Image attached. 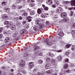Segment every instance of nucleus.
Segmentation results:
<instances>
[{"label":"nucleus","instance_id":"473e14b6","mask_svg":"<svg viewBox=\"0 0 75 75\" xmlns=\"http://www.w3.org/2000/svg\"><path fill=\"white\" fill-rule=\"evenodd\" d=\"M31 15H33L35 14V12L33 11H30Z\"/></svg>","mask_w":75,"mask_h":75},{"label":"nucleus","instance_id":"2eb2a0df","mask_svg":"<svg viewBox=\"0 0 75 75\" xmlns=\"http://www.w3.org/2000/svg\"><path fill=\"white\" fill-rule=\"evenodd\" d=\"M64 69H67L68 68V64H64Z\"/></svg>","mask_w":75,"mask_h":75},{"label":"nucleus","instance_id":"5701e85b","mask_svg":"<svg viewBox=\"0 0 75 75\" xmlns=\"http://www.w3.org/2000/svg\"><path fill=\"white\" fill-rule=\"evenodd\" d=\"M49 55L50 57H55V55L51 52L49 53Z\"/></svg>","mask_w":75,"mask_h":75},{"label":"nucleus","instance_id":"052dcab7","mask_svg":"<svg viewBox=\"0 0 75 75\" xmlns=\"http://www.w3.org/2000/svg\"><path fill=\"white\" fill-rule=\"evenodd\" d=\"M49 14L48 13H47L45 14V16L46 17H48Z\"/></svg>","mask_w":75,"mask_h":75},{"label":"nucleus","instance_id":"4be33fe9","mask_svg":"<svg viewBox=\"0 0 75 75\" xmlns=\"http://www.w3.org/2000/svg\"><path fill=\"white\" fill-rule=\"evenodd\" d=\"M26 30L25 29H22L21 31V34H24V33L25 32Z\"/></svg>","mask_w":75,"mask_h":75},{"label":"nucleus","instance_id":"e433bc0d","mask_svg":"<svg viewBox=\"0 0 75 75\" xmlns=\"http://www.w3.org/2000/svg\"><path fill=\"white\" fill-rule=\"evenodd\" d=\"M20 13H25V10H21L20 11Z\"/></svg>","mask_w":75,"mask_h":75},{"label":"nucleus","instance_id":"49530a36","mask_svg":"<svg viewBox=\"0 0 75 75\" xmlns=\"http://www.w3.org/2000/svg\"><path fill=\"white\" fill-rule=\"evenodd\" d=\"M36 4H31L30 5L31 6V7H34V6Z\"/></svg>","mask_w":75,"mask_h":75},{"label":"nucleus","instance_id":"bb28decb","mask_svg":"<svg viewBox=\"0 0 75 75\" xmlns=\"http://www.w3.org/2000/svg\"><path fill=\"white\" fill-rule=\"evenodd\" d=\"M43 63V61L42 60H39L38 61V63L39 64H42Z\"/></svg>","mask_w":75,"mask_h":75},{"label":"nucleus","instance_id":"864d4df0","mask_svg":"<svg viewBox=\"0 0 75 75\" xmlns=\"http://www.w3.org/2000/svg\"><path fill=\"white\" fill-rule=\"evenodd\" d=\"M18 19L20 20H21L23 19V18L21 16H19Z\"/></svg>","mask_w":75,"mask_h":75},{"label":"nucleus","instance_id":"5fc2aeb1","mask_svg":"<svg viewBox=\"0 0 75 75\" xmlns=\"http://www.w3.org/2000/svg\"><path fill=\"white\" fill-rule=\"evenodd\" d=\"M65 54H66V55H69V52H66Z\"/></svg>","mask_w":75,"mask_h":75},{"label":"nucleus","instance_id":"8fccbe9b","mask_svg":"<svg viewBox=\"0 0 75 75\" xmlns=\"http://www.w3.org/2000/svg\"><path fill=\"white\" fill-rule=\"evenodd\" d=\"M40 16L42 18H45V16L44 15H43V14H42Z\"/></svg>","mask_w":75,"mask_h":75},{"label":"nucleus","instance_id":"423d86ee","mask_svg":"<svg viewBox=\"0 0 75 75\" xmlns=\"http://www.w3.org/2000/svg\"><path fill=\"white\" fill-rule=\"evenodd\" d=\"M19 66L20 67H24L25 66V62L23 60H21L19 62Z\"/></svg>","mask_w":75,"mask_h":75},{"label":"nucleus","instance_id":"603ef678","mask_svg":"<svg viewBox=\"0 0 75 75\" xmlns=\"http://www.w3.org/2000/svg\"><path fill=\"white\" fill-rule=\"evenodd\" d=\"M22 8V6H18V9H21Z\"/></svg>","mask_w":75,"mask_h":75},{"label":"nucleus","instance_id":"aec40b11","mask_svg":"<svg viewBox=\"0 0 75 75\" xmlns=\"http://www.w3.org/2000/svg\"><path fill=\"white\" fill-rule=\"evenodd\" d=\"M51 72H53V71H52V70H48L46 72V74H51Z\"/></svg>","mask_w":75,"mask_h":75},{"label":"nucleus","instance_id":"ddd939ff","mask_svg":"<svg viewBox=\"0 0 75 75\" xmlns=\"http://www.w3.org/2000/svg\"><path fill=\"white\" fill-rule=\"evenodd\" d=\"M42 6L44 8V10L45 11L48 10V7L45 6V5H42Z\"/></svg>","mask_w":75,"mask_h":75},{"label":"nucleus","instance_id":"e2e57ef3","mask_svg":"<svg viewBox=\"0 0 75 75\" xmlns=\"http://www.w3.org/2000/svg\"><path fill=\"white\" fill-rule=\"evenodd\" d=\"M62 51V50H59L57 51L58 52H61Z\"/></svg>","mask_w":75,"mask_h":75},{"label":"nucleus","instance_id":"72a5a7b5","mask_svg":"<svg viewBox=\"0 0 75 75\" xmlns=\"http://www.w3.org/2000/svg\"><path fill=\"white\" fill-rule=\"evenodd\" d=\"M13 37H17V33H13Z\"/></svg>","mask_w":75,"mask_h":75},{"label":"nucleus","instance_id":"4c0bfd02","mask_svg":"<svg viewBox=\"0 0 75 75\" xmlns=\"http://www.w3.org/2000/svg\"><path fill=\"white\" fill-rule=\"evenodd\" d=\"M38 2L40 3V4H41L42 3V0H37Z\"/></svg>","mask_w":75,"mask_h":75},{"label":"nucleus","instance_id":"6e6d98bb","mask_svg":"<svg viewBox=\"0 0 75 75\" xmlns=\"http://www.w3.org/2000/svg\"><path fill=\"white\" fill-rule=\"evenodd\" d=\"M52 7L53 8H55L56 7V5L54 4L52 5Z\"/></svg>","mask_w":75,"mask_h":75},{"label":"nucleus","instance_id":"0eeeda50","mask_svg":"<svg viewBox=\"0 0 75 75\" xmlns=\"http://www.w3.org/2000/svg\"><path fill=\"white\" fill-rule=\"evenodd\" d=\"M34 62H30L29 63V66L30 69H32L34 67Z\"/></svg>","mask_w":75,"mask_h":75},{"label":"nucleus","instance_id":"c03bdc74","mask_svg":"<svg viewBox=\"0 0 75 75\" xmlns=\"http://www.w3.org/2000/svg\"><path fill=\"white\" fill-rule=\"evenodd\" d=\"M3 30V28L1 27L0 28V33H1Z\"/></svg>","mask_w":75,"mask_h":75},{"label":"nucleus","instance_id":"c85d7f7f","mask_svg":"<svg viewBox=\"0 0 75 75\" xmlns=\"http://www.w3.org/2000/svg\"><path fill=\"white\" fill-rule=\"evenodd\" d=\"M11 30H14L16 29V27L14 25H13L11 27Z\"/></svg>","mask_w":75,"mask_h":75},{"label":"nucleus","instance_id":"58836bf2","mask_svg":"<svg viewBox=\"0 0 75 75\" xmlns=\"http://www.w3.org/2000/svg\"><path fill=\"white\" fill-rule=\"evenodd\" d=\"M24 1L25 3V0H18V3H21V1Z\"/></svg>","mask_w":75,"mask_h":75},{"label":"nucleus","instance_id":"4d7b16f0","mask_svg":"<svg viewBox=\"0 0 75 75\" xmlns=\"http://www.w3.org/2000/svg\"><path fill=\"white\" fill-rule=\"evenodd\" d=\"M37 70L36 69V68H35L33 70V72H34V73H35V72H36Z\"/></svg>","mask_w":75,"mask_h":75},{"label":"nucleus","instance_id":"393cba45","mask_svg":"<svg viewBox=\"0 0 75 75\" xmlns=\"http://www.w3.org/2000/svg\"><path fill=\"white\" fill-rule=\"evenodd\" d=\"M12 25H13V23H12V22L11 21H9V23H8V27H11Z\"/></svg>","mask_w":75,"mask_h":75},{"label":"nucleus","instance_id":"1a4fd4ad","mask_svg":"<svg viewBox=\"0 0 75 75\" xmlns=\"http://www.w3.org/2000/svg\"><path fill=\"white\" fill-rule=\"evenodd\" d=\"M8 17L7 15H5L3 16L2 17V19H3L4 20H7L8 19Z\"/></svg>","mask_w":75,"mask_h":75},{"label":"nucleus","instance_id":"20e7f679","mask_svg":"<svg viewBox=\"0 0 75 75\" xmlns=\"http://www.w3.org/2000/svg\"><path fill=\"white\" fill-rule=\"evenodd\" d=\"M62 12V8L59 7L57 9L56 11L57 13L58 14L61 13Z\"/></svg>","mask_w":75,"mask_h":75},{"label":"nucleus","instance_id":"79ce46f5","mask_svg":"<svg viewBox=\"0 0 75 75\" xmlns=\"http://www.w3.org/2000/svg\"><path fill=\"white\" fill-rule=\"evenodd\" d=\"M25 28H28L29 27V25L28 24H26L25 25Z\"/></svg>","mask_w":75,"mask_h":75},{"label":"nucleus","instance_id":"338daca9","mask_svg":"<svg viewBox=\"0 0 75 75\" xmlns=\"http://www.w3.org/2000/svg\"><path fill=\"white\" fill-rule=\"evenodd\" d=\"M39 56H42V54L41 53H40L39 54Z\"/></svg>","mask_w":75,"mask_h":75},{"label":"nucleus","instance_id":"9b49d317","mask_svg":"<svg viewBox=\"0 0 75 75\" xmlns=\"http://www.w3.org/2000/svg\"><path fill=\"white\" fill-rule=\"evenodd\" d=\"M46 3L48 4H52L53 3L52 1V0H49L47 1Z\"/></svg>","mask_w":75,"mask_h":75},{"label":"nucleus","instance_id":"cd10ccee","mask_svg":"<svg viewBox=\"0 0 75 75\" xmlns=\"http://www.w3.org/2000/svg\"><path fill=\"white\" fill-rule=\"evenodd\" d=\"M51 60V59H50V57H47L46 59L47 62H50Z\"/></svg>","mask_w":75,"mask_h":75},{"label":"nucleus","instance_id":"a878e982","mask_svg":"<svg viewBox=\"0 0 75 75\" xmlns=\"http://www.w3.org/2000/svg\"><path fill=\"white\" fill-rule=\"evenodd\" d=\"M71 33L73 36L75 35V30H73L71 31Z\"/></svg>","mask_w":75,"mask_h":75},{"label":"nucleus","instance_id":"a18cd8bd","mask_svg":"<svg viewBox=\"0 0 75 75\" xmlns=\"http://www.w3.org/2000/svg\"><path fill=\"white\" fill-rule=\"evenodd\" d=\"M40 47H39L37 46L35 48V49H34V51H36L37 50H38V49H39Z\"/></svg>","mask_w":75,"mask_h":75},{"label":"nucleus","instance_id":"39448f33","mask_svg":"<svg viewBox=\"0 0 75 75\" xmlns=\"http://www.w3.org/2000/svg\"><path fill=\"white\" fill-rule=\"evenodd\" d=\"M7 0H4V1L2 2V5L3 7H5L7 6Z\"/></svg>","mask_w":75,"mask_h":75},{"label":"nucleus","instance_id":"69168bd1","mask_svg":"<svg viewBox=\"0 0 75 75\" xmlns=\"http://www.w3.org/2000/svg\"><path fill=\"white\" fill-rule=\"evenodd\" d=\"M2 37H3V34H0V39L2 38Z\"/></svg>","mask_w":75,"mask_h":75},{"label":"nucleus","instance_id":"3c124183","mask_svg":"<svg viewBox=\"0 0 75 75\" xmlns=\"http://www.w3.org/2000/svg\"><path fill=\"white\" fill-rule=\"evenodd\" d=\"M18 20V18L17 17H15V18H14V20L15 21H17Z\"/></svg>","mask_w":75,"mask_h":75},{"label":"nucleus","instance_id":"7ed1b4c3","mask_svg":"<svg viewBox=\"0 0 75 75\" xmlns=\"http://www.w3.org/2000/svg\"><path fill=\"white\" fill-rule=\"evenodd\" d=\"M37 25H40L39 28L40 29H42V28L44 27V23H41V22L40 20H36V23Z\"/></svg>","mask_w":75,"mask_h":75},{"label":"nucleus","instance_id":"09e8293b","mask_svg":"<svg viewBox=\"0 0 75 75\" xmlns=\"http://www.w3.org/2000/svg\"><path fill=\"white\" fill-rule=\"evenodd\" d=\"M21 71L23 74H25V70H22Z\"/></svg>","mask_w":75,"mask_h":75},{"label":"nucleus","instance_id":"f704fd0d","mask_svg":"<svg viewBox=\"0 0 75 75\" xmlns=\"http://www.w3.org/2000/svg\"><path fill=\"white\" fill-rule=\"evenodd\" d=\"M71 46V45L68 44L66 45V47L67 48H69Z\"/></svg>","mask_w":75,"mask_h":75},{"label":"nucleus","instance_id":"4468645a","mask_svg":"<svg viewBox=\"0 0 75 75\" xmlns=\"http://www.w3.org/2000/svg\"><path fill=\"white\" fill-rule=\"evenodd\" d=\"M51 64H55V62H56L55 60L54 59H51Z\"/></svg>","mask_w":75,"mask_h":75},{"label":"nucleus","instance_id":"6e6552de","mask_svg":"<svg viewBox=\"0 0 75 75\" xmlns=\"http://www.w3.org/2000/svg\"><path fill=\"white\" fill-rule=\"evenodd\" d=\"M51 67V64L50 63L47 64L45 66V68L46 69H49Z\"/></svg>","mask_w":75,"mask_h":75},{"label":"nucleus","instance_id":"13d9d810","mask_svg":"<svg viewBox=\"0 0 75 75\" xmlns=\"http://www.w3.org/2000/svg\"><path fill=\"white\" fill-rule=\"evenodd\" d=\"M73 28H75V23H73Z\"/></svg>","mask_w":75,"mask_h":75},{"label":"nucleus","instance_id":"c756f323","mask_svg":"<svg viewBox=\"0 0 75 75\" xmlns=\"http://www.w3.org/2000/svg\"><path fill=\"white\" fill-rule=\"evenodd\" d=\"M72 51H75V46H72V47L71 48Z\"/></svg>","mask_w":75,"mask_h":75},{"label":"nucleus","instance_id":"7c9ffc66","mask_svg":"<svg viewBox=\"0 0 75 75\" xmlns=\"http://www.w3.org/2000/svg\"><path fill=\"white\" fill-rule=\"evenodd\" d=\"M47 45H49V46H51L52 45V43H51V42L50 41H48L47 43Z\"/></svg>","mask_w":75,"mask_h":75},{"label":"nucleus","instance_id":"37998d69","mask_svg":"<svg viewBox=\"0 0 75 75\" xmlns=\"http://www.w3.org/2000/svg\"><path fill=\"white\" fill-rule=\"evenodd\" d=\"M72 15H73V12L72 11H71L70 13L69 14L70 16H72Z\"/></svg>","mask_w":75,"mask_h":75},{"label":"nucleus","instance_id":"f257e3e1","mask_svg":"<svg viewBox=\"0 0 75 75\" xmlns=\"http://www.w3.org/2000/svg\"><path fill=\"white\" fill-rule=\"evenodd\" d=\"M22 16L23 18H26V20H28V22H30L32 20L31 19H33V17H31L30 16H28V13H27L25 12L22 14Z\"/></svg>","mask_w":75,"mask_h":75},{"label":"nucleus","instance_id":"6ab92c4d","mask_svg":"<svg viewBox=\"0 0 75 75\" xmlns=\"http://www.w3.org/2000/svg\"><path fill=\"white\" fill-rule=\"evenodd\" d=\"M57 59L58 61H61L62 59V57L61 56H59L57 57Z\"/></svg>","mask_w":75,"mask_h":75},{"label":"nucleus","instance_id":"bf43d9fd","mask_svg":"<svg viewBox=\"0 0 75 75\" xmlns=\"http://www.w3.org/2000/svg\"><path fill=\"white\" fill-rule=\"evenodd\" d=\"M38 75H44V74H43L41 73H38Z\"/></svg>","mask_w":75,"mask_h":75},{"label":"nucleus","instance_id":"9d476101","mask_svg":"<svg viewBox=\"0 0 75 75\" xmlns=\"http://www.w3.org/2000/svg\"><path fill=\"white\" fill-rule=\"evenodd\" d=\"M41 10H42V8H41L40 9L39 8L37 10V12L39 14H41V13H42V11H41Z\"/></svg>","mask_w":75,"mask_h":75},{"label":"nucleus","instance_id":"412c9836","mask_svg":"<svg viewBox=\"0 0 75 75\" xmlns=\"http://www.w3.org/2000/svg\"><path fill=\"white\" fill-rule=\"evenodd\" d=\"M59 35L61 36V37H63L64 36V33H63V32L61 31L59 33Z\"/></svg>","mask_w":75,"mask_h":75},{"label":"nucleus","instance_id":"f3484780","mask_svg":"<svg viewBox=\"0 0 75 75\" xmlns=\"http://www.w3.org/2000/svg\"><path fill=\"white\" fill-rule=\"evenodd\" d=\"M71 4L72 6H75V0L71 1Z\"/></svg>","mask_w":75,"mask_h":75},{"label":"nucleus","instance_id":"c9c22d12","mask_svg":"<svg viewBox=\"0 0 75 75\" xmlns=\"http://www.w3.org/2000/svg\"><path fill=\"white\" fill-rule=\"evenodd\" d=\"M16 24L18 26H19V25H20V24H21V23H20V22H16Z\"/></svg>","mask_w":75,"mask_h":75},{"label":"nucleus","instance_id":"a19ab883","mask_svg":"<svg viewBox=\"0 0 75 75\" xmlns=\"http://www.w3.org/2000/svg\"><path fill=\"white\" fill-rule=\"evenodd\" d=\"M48 39L47 38H46L45 39V40H44V42L45 43V42H48Z\"/></svg>","mask_w":75,"mask_h":75},{"label":"nucleus","instance_id":"680f3d73","mask_svg":"<svg viewBox=\"0 0 75 75\" xmlns=\"http://www.w3.org/2000/svg\"><path fill=\"white\" fill-rule=\"evenodd\" d=\"M26 22H27L25 21H23V24H25V23H26Z\"/></svg>","mask_w":75,"mask_h":75},{"label":"nucleus","instance_id":"de8ad7c7","mask_svg":"<svg viewBox=\"0 0 75 75\" xmlns=\"http://www.w3.org/2000/svg\"><path fill=\"white\" fill-rule=\"evenodd\" d=\"M63 21H64V19L63 20L62 19H60L59 21V23H62V22H63Z\"/></svg>","mask_w":75,"mask_h":75},{"label":"nucleus","instance_id":"774afa93","mask_svg":"<svg viewBox=\"0 0 75 75\" xmlns=\"http://www.w3.org/2000/svg\"><path fill=\"white\" fill-rule=\"evenodd\" d=\"M13 8H16V6L14 5H13Z\"/></svg>","mask_w":75,"mask_h":75},{"label":"nucleus","instance_id":"2f4dec72","mask_svg":"<svg viewBox=\"0 0 75 75\" xmlns=\"http://www.w3.org/2000/svg\"><path fill=\"white\" fill-rule=\"evenodd\" d=\"M9 23V22H8V21H5L4 22V25H8Z\"/></svg>","mask_w":75,"mask_h":75},{"label":"nucleus","instance_id":"b1692460","mask_svg":"<svg viewBox=\"0 0 75 75\" xmlns=\"http://www.w3.org/2000/svg\"><path fill=\"white\" fill-rule=\"evenodd\" d=\"M33 30L35 31H37L38 30V26H36L33 27Z\"/></svg>","mask_w":75,"mask_h":75},{"label":"nucleus","instance_id":"a211bd4d","mask_svg":"<svg viewBox=\"0 0 75 75\" xmlns=\"http://www.w3.org/2000/svg\"><path fill=\"white\" fill-rule=\"evenodd\" d=\"M64 63H69V59H65L64 60Z\"/></svg>","mask_w":75,"mask_h":75},{"label":"nucleus","instance_id":"dca6fc26","mask_svg":"<svg viewBox=\"0 0 75 75\" xmlns=\"http://www.w3.org/2000/svg\"><path fill=\"white\" fill-rule=\"evenodd\" d=\"M10 41V38H6L4 40V42L6 43H7V42H8Z\"/></svg>","mask_w":75,"mask_h":75},{"label":"nucleus","instance_id":"ea45409f","mask_svg":"<svg viewBox=\"0 0 75 75\" xmlns=\"http://www.w3.org/2000/svg\"><path fill=\"white\" fill-rule=\"evenodd\" d=\"M64 4H68L70 3V1H64Z\"/></svg>","mask_w":75,"mask_h":75},{"label":"nucleus","instance_id":"0e129e2a","mask_svg":"<svg viewBox=\"0 0 75 75\" xmlns=\"http://www.w3.org/2000/svg\"><path fill=\"white\" fill-rule=\"evenodd\" d=\"M66 72L68 74H69V73H71V71H69V70H68L66 71Z\"/></svg>","mask_w":75,"mask_h":75},{"label":"nucleus","instance_id":"f8f14e48","mask_svg":"<svg viewBox=\"0 0 75 75\" xmlns=\"http://www.w3.org/2000/svg\"><path fill=\"white\" fill-rule=\"evenodd\" d=\"M4 11H5V12L8 13V12H9V11H10V8H5L4 9Z\"/></svg>","mask_w":75,"mask_h":75},{"label":"nucleus","instance_id":"f03ea898","mask_svg":"<svg viewBox=\"0 0 75 75\" xmlns=\"http://www.w3.org/2000/svg\"><path fill=\"white\" fill-rule=\"evenodd\" d=\"M61 17L62 18H64V21L65 22H68L69 19L67 17V14L65 12H63L61 15Z\"/></svg>","mask_w":75,"mask_h":75}]
</instances>
